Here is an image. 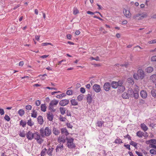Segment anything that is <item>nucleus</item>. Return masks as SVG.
Listing matches in <instances>:
<instances>
[{
	"instance_id": "nucleus-1",
	"label": "nucleus",
	"mask_w": 156,
	"mask_h": 156,
	"mask_svg": "<svg viewBox=\"0 0 156 156\" xmlns=\"http://www.w3.org/2000/svg\"><path fill=\"white\" fill-rule=\"evenodd\" d=\"M58 101L55 99H54L51 101L49 104V109L52 112L56 111V110L54 108V106H56L58 103Z\"/></svg>"
},
{
	"instance_id": "nucleus-2",
	"label": "nucleus",
	"mask_w": 156,
	"mask_h": 156,
	"mask_svg": "<svg viewBox=\"0 0 156 156\" xmlns=\"http://www.w3.org/2000/svg\"><path fill=\"white\" fill-rule=\"evenodd\" d=\"M67 140L66 145L69 149L74 148L76 147L75 144L73 143L74 139L72 138H68L66 137Z\"/></svg>"
},
{
	"instance_id": "nucleus-3",
	"label": "nucleus",
	"mask_w": 156,
	"mask_h": 156,
	"mask_svg": "<svg viewBox=\"0 0 156 156\" xmlns=\"http://www.w3.org/2000/svg\"><path fill=\"white\" fill-rule=\"evenodd\" d=\"M40 131L42 135L44 134L46 136H48L51 134V130L48 127H46L44 130L43 129L41 128L40 130Z\"/></svg>"
},
{
	"instance_id": "nucleus-4",
	"label": "nucleus",
	"mask_w": 156,
	"mask_h": 156,
	"mask_svg": "<svg viewBox=\"0 0 156 156\" xmlns=\"http://www.w3.org/2000/svg\"><path fill=\"white\" fill-rule=\"evenodd\" d=\"M33 139L36 140L37 143L40 144L42 143L43 141L41 137L40 134L38 133H34Z\"/></svg>"
},
{
	"instance_id": "nucleus-5",
	"label": "nucleus",
	"mask_w": 156,
	"mask_h": 156,
	"mask_svg": "<svg viewBox=\"0 0 156 156\" xmlns=\"http://www.w3.org/2000/svg\"><path fill=\"white\" fill-rule=\"evenodd\" d=\"M147 16V15L145 13H138L135 15L133 17L134 19H137L138 20H141L144 18L146 17Z\"/></svg>"
},
{
	"instance_id": "nucleus-6",
	"label": "nucleus",
	"mask_w": 156,
	"mask_h": 156,
	"mask_svg": "<svg viewBox=\"0 0 156 156\" xmlns=\"http://www.w3.org/2000/svg\"><path fill=\"white\" fill-rule=\"evenodd\" d=\"M137 73L140 79H143L145 76L144 71L141 69H139L138 70Z\"/></svg>"
},
{
	"instance_id": "nucleus-7",
	"label": "nucleus",
	"mask_w": 156,
	"mask_h": 156,
	"mask_svg": "<svg viewBox=\"0 0 156 156\" xmlns=\"http://www.w3.org/2000/svg\"><path fill=\"white\" fill-rule=\"evenodd\" d=\"M93 88L94 91L96 93H98L101 90L100 86L97 84H94L93 86Z\"/></svg>"
},
{
	"instance_id": "nucleus-8",
	"label": "nucleus",
	"mask_w": 156,
	"mask_h": 156,
	"mask_svg": "<svg viewBox=\"0 0 156 156\" xmlns=\"http://www.w3.org/2000/svg\"><path fill=\"white\" fill-rule=\"evenodd\" d=\"M27 138L29 140H31L33 139L34 133L30 131H29L26 134Z\"/></svg>"
},
{
	"instance_id": "nucleus-9",
	"label": "nucleus",
	"mask_w": 156,
	"mask_h": 156,
	"mask_svg": "<svg viewBox=\"0 0 156 156\" xmlns=\"http://www.w3.org/2000/svg\"><path fill=\"white\" fill-rule=\"evenodd\" d=\"M111 85L108 82L105 83L103 86V87L104 90L106 91H109L111 88Z\"/></svg>"
},
{
	"instance_id": "nucleus-10",
	"label": "nucleus",
	"mask_w": 156,
	"mask_h": 156,
	"mask_svg": "<svg viewBox=\"0 0 156 156\" xmlns=\"http://www.w3.org/2000/svg\"><path fill=\"white\" fill-rule=\"evenodd\" d=\"M69 102V100L64 99L61 101L59 103V105L61 106H65L67 105Z\"/></svg>"
},
{
	"instance_id": "nucleus-11",
	"label": "nucleus",
	"mask_w": 156,
	"mask_h": 156,
	"mask_svg": "<svg viewBox=\"0 0 156 156\" xmlns=\"http://www.w3.org/2000/svg\"><path fill=\"white\" fill-rule=\"evenodd\" d=\"M140 95L143 98L145 99L147 97V93L145 90H142L140 92Z\"/></svg>"
},
{
	"instance_id": "nucleus-12",
	"label": "nucleus",
	"mask_w": 156,
	"mask_h": 156,
	"mask_svg": "<svg viewBox=\"0 0 156 156\" xmlns=\"http://www.w3.org/2000/svg\"><path fill=\"white\" fill-rule=\"evenodd\" d=\"M92 94H88L87 95V102L89 105H90L92 103Z\"/></svg>"
},
{
	"instance_id": "nucleus-13",
	"label": "nucleus",
	"mask_w": 156,
	"mask_h": 156,
	"mask_svg": "<svg viewBox=\"0 0 156 156\" xmlns=\"http://www.w3.org/2000/svg\"><path fill=\"white\" fill-rule=\"evenodd\" d=\"M66 137L65 138L63 136H60L58 139V141L60 143H64L66 142Z\"/></svg>"
},
{
	"instance_id": "nucleus-14",
	"label": "nucleus",
	"mask_w": 156,
	"mask_h": 156,
	"mask_svg": "<svg viewBox=\"0 0 156 156\" xmlns=\"http://www.w3.org/2000/svg\"><path fill=\"white\" fill-rule=\"evenodd\" d=\"M63 149V146L62 144L60 143V144L57 145L56 149V152H60Z\"/></svg>"
},
{
	"instance_id": "nucleus-15",
	"label": "nucleus",
	"mask_w": 156,
	"mask_h": 156,
	"mask_svg": "<svg viewBox=\"0 0 156 156\" xmlns=\"http://www.w3.org/2000/svg\"><path fill=\"white\" fill-rule=\"evenodd\" d=\"M120 82H117L115 81H112V82L111 85L112 87L114 88H116L120 85Z\"/></svg>"
},
{
	"instance_id": "nucleus-16",
	"label": "nucleus",
	"mask_w": 156,
	"mask_h": 156,
	"mask_svg": "<svg viewBox=\"0 0 156 156\" xmlns=\"http://www.w3.org/2000/svg\"><path fill=\"white\" fill-rule=\"evenodd\" d=\"M61 133L63 134L62 136H64V135H65L67 136L69 134V133H68V131L65 128H63L61 129Z\"/></svg>"
},
{
	"instance_id": "nucleus-17",
	"label": "nucleus",
	"mask_w": 156,
	"mask_h": 156,
	"mask_svg": "<svg viewBox=\"0 0 156 156\" xmlns=\"http://www.w3.org/2000/svg\"><path fill=\"white\" fill-rule=\"evenodd\" d=\"M123 12L124 15L128 18H129L131 16V14L130 12L128 10H127L126 9L123 10Z\"/></svg>"
},
{
	"instance_id": "nucleus-18",
	"label": "nucleus",
	"mask_w": 156,
	"mask_h": 156,
	"mask_svg": "<svg viewBox=\"0 0 156 156\" xmlns=\"http://www.w3.org/2000/svg\"><path fill=\"white\" fill-rule=\"evenodd\" d=\"M52 132L53 134L56 136L58 135L60 133V131L55 127L53 128Z\"/></svg>"
},
{
	"instance_id": "nucleus-19",
	"label": "nucleus",
	"mask_w": 156,
	"mask_h": 156,
	"mask_svg": "<svg viewBox=\"0 0 156 156\" xmlns=\"http://www.w3.org/2000/svg\"><path fill=\"white\" fill-rule=\"evenodd\" d=\"M38 122L39 124L42 125L44 122V120L42 117L41 115H39L37 118Z\"/></svg>"
},
{
	"instance_id": "nucleus-20",
	"label": "nucleus",
	"mask_w": 156,
	"mask_h": 156,
	"mask_svg": "<svg viewBox=\"0 0 156 156\" xmlns=\"http://www.w3.org/2000/svg\"><path fill=\"white\" fill-rule=\"evenodd\" d=\"M122 84L121 83H120V85L118 86V90L120 92H122L125 90V87L123 86L122 85Z\"/></svg>"
},
{
	"instance_id": "nucleus-21",
	"label": "nucleus",
	"mask_w": 156,
	"mask_h": 156,
	"mask_svg": "<svg viewBox=\"0 0 156 156\" xmlns=\"http://www.w3.org/2000/svg\"><path fill=\"white\" fill-rule=\"evenodd\" d=\"M53 117L54 116L52 113L49 112L47 114V118L49 121H52Z\"/></svg>"
},
{
	"instance_id": "nucleus-22",
	"label": "nucleus",
	"mask_w": 156,
	"mask_h": 156,
	"mask_svg": "<svg viewBox=\"0 0 156 156\" xmlns=\"http://www.w3.org/2000/svg\"><path fill=\"white\" fill-rule=\"evenodd\" d=\"M140 127L144 131H145L148 129L147 127L144 123H142L140 125Z\"/></svg>"
},
{
	"instance_id": "nucleus-23",
	"label": "nucleus",
	"mask_w": 156,
	"mask_h": 156,
	"mask_svg": "<svg viewBox=\"0 0 156 156\" xmlns=\"http://www.w3.org/2000/svg\"><path fill=\"white\" fill-rule=\"evenodd\" d=\"M37 112L35 110L33 109L31 113V116L34 118L37 117Z\"/></svg>"
},
{
	"instance_id": "nucleus-24",
	"label": "nucleus",
	"mask_w": 156,
	"mask_h": 156,
	"mask_svg": "<svg viewBox=\"0 0 156 156\" xmlns=\"http://www.w3.org/2000/svg\"><path fill=\"white\" fill-rule=\"evenodd\" d=\"M127 81L129 83V85H133L134 83L133 79L132 78H129L127 79Z\"/></svg>"
},
{
	"instance_id": "nucleus-25",
	"label": "nucleus",
	"mask_w": 156,
	"mask_h": 156,
	"mask_svg": "<svg viewBox=\"0 0 156 156\" xmlns=\"http://www.w3.org/2000/svg\"><path fill=\"white\" fill-rule=\"evenodd\" d=\"M41 110L43 112H45L46 110L47 107L45 104H41Z\"/></svg>"
},
{
	"instance_id": "nucleus-26",
	"label": "nucleus",
	"mask_w": 156,
	"mask_h": 156,
	"mask_svg": "<svg viewBox=\"0 0 156 156\" xmlns=\"http://www.w3.org/2000/svg\"><path fill=\"white\" fill-rule=\"evenodd\" d=\"M150 80L153 83L156 82V75L154 74L151 76Z\"/></svg>"
},
{
	"instance_id": "nucleus-27",
	"label": "nucleus",
	"mask_w": 156,
	"mask_h": 156,
	"mask_svg": "<svg viewBox=\"0 0 156 156\" xmlns=\"http://www.w3.org/2000/svg\"><path fill=\"white\" fill-rule=\"evenodd\" d=\"M129 95L128 93L124 92L123 93L122 97L125 99H128L129 98Z\"/></svg>"
},
{
	"instance_id": "nucleus-28",
	"label": "nucleus",
	"mask_w": 156,
	"mask_h": 156,
	"mask_svg": "<svg viewBox=\"0 0 156 156\" xmlns=\"http://www.w3.org/2000/svg\"><path fill=\"white\" fill-rule=\"evenodd\" d=\"M153 68L151 66L148 67L146 69V71L149 73H151L153 71Z\"/></svg>"
},
{
	"instance_id": "nucleus-29",
	"label": "nucleus",
	"mask_w": 156,
	"mask_h": 156,
	"mask_svg": "<svg viewBox=\"0 0 156 156\" xmlns=\"http://www.w3.org/2000/svg\"><path fill=\"white\" fill-rule=\"evenodd\" d=\"M70 102L72 105H78L77 102L74 99H72L70 101Z\"/></svg>"
},
{
	"instance_id": "nucleus-30",
	"label": "nucleus",
	"mask_w": 156,
	"mask_h": 156,
	"mask_svg": "<svg viewBox=\"0 0 156 156\" xmlns=\"http://www.w3.org/2000/svg\"><path fill=\"white\" fill-rule=\"evenodd\" d=\"M128 92L129 96H133V94L134 93V91L132 88H129L128 89Z\"/></svg>"
},
{
	"instance_id": "nucleus-31",
	"label": "nucleus",
	"mask_w": 156,
	"mask_h": 156,
	"mask_svg": "<svg viewBox=\"0 0 156 156\" xmlns=\"http://www.w3.org/2000/svg\"><path fill=\"white\" fill-rule=\"evenodd\" d=\"M136 135L140 137H142L144 135V133L141 131H139L137 132Z\"/></svg>"
},
{
	"instance_id": "nucleus-32",
	"label": "nucleus",
	"mask_w": 156,
	"mask_h": 156,
	"mask_svg": "<svg viewBox=\"0 0 156 156\" xmlns=\"http://www.w3.org/2000/svg\"><path fill=\"white\" fill-rule=\"evenodd\" d=\"M54 148L51 147V148H49L48 149V150L47 151V153L48 155L50 156L52 155V152L53 151Z\"/></svg>"
},
{
	"instance_id": "nucleus-33",
	"label": "nucleus",
	"mask_w": 156,
	"mask_h": 156,
	"mask_svg": "<svg viewBox=\"0 0 156 156\" xmlns=\"http://www.w3.org/2000/svg\"><path fill=\"white\" fill-rule=\"evenodd\" d=\"M25 112L23 109H20L18 111V113L19 115L21 116H23Z\"/></svg>"
},
{
	"instance_id": "nucleus-34",
	"label": "nucleus",
	"mask_w": 156,
	"mask_h": 156,
	"mask_svg": "<svg viewBox=\"0 0 156 156\" xmlns=\"http://www.w3.org/2000/svg\"><path fill=\"white\" fill-rule=\"evenodd\" d=\"M59 110L60 113L62 115L64 114L66 111L65 108L63 107H60L59 108Z\"/></svg>"
},
{
	"instance_id": "nucleus-35",
	"label": "nucleus",
	"mask_w": 156,
	"mask_h": 156,
	"mask_svg": "<svg viewBox=\"0 0 156 156\" xmlns=\"http://www.w3.org/2000/svg\"><path fill=\"white\" fill-rule=\"evenodd\" d=\"M133 90L134 92H139V87L137 85H135L134 86Z\"/></svg>"
},
{
	"instance_id": "nucleus-36",
	"label": "nucleus",
	"mask_w": 156,
	"mask_h": 156,
	"mask_svg": "<svg viewBox=\"0 0 156 156\" xmlns=\"http://www.w3.org/2000/svg\"><path fill=\"white\" fill-rule=\"evenodd\" d=\"M84 98V95L82 94H80L77 97V99L78 101H81Z\"/></svg>"
},
{
	"instance_id": "nucleus-37",
	"label": "nucleus",
	"mask_w": 156,
	"mask_h": 156,
	"mask_svg": "<svg viewBox=\"0 0 156 156\" xmlns=\"http://www.w3.org/2000/svg\"><path fill=\"white\" fill-rule=\"evenodd\" d=\"M115 143L116 144H120L122 143V140L119 138H117L115 140Z\"/></svg>"
},
{
	"instance_id": "nucleus-38",
	"label": "nucleus",
	"mask_w": 156,
	"mask_h": 156,
	"mask_svg": "<svg viewBox=\"0 0 156 156\" xmlns=\"http://www.w3.org/2000/svg\"><path fill=\"white\" fill-rule=\"evenodd\" d=\"M151 94L153 97H155L156 96V90L155 89L152 90L151 91Z\"/></svg>"
},
{
	"instance_id": "nucleus-39",
	"label": "nucleus",
	"mask_w": 156,
	"mask_h": 156,
	"mask_svg": "<svg viewBox=\"0 0 156 156\" xmlns=\"http://www.w3.org/2000/svg\"><path fill=\"white\" fill-rule=\"evenodd\" d=\"M133 95L135 99H137L139 97V92H134Z\"/></svg>"
},
{
	"instance_id": "nucleus-40",
	"label": "nucleus",
	"mask_w": 156,
	"mask_h": 156,
	"mask_svg": "<svg viewBox=\"0 0 156 156\" xmlns=\"http://www.w3.org/2000/svg\"><path fill=\"white\" fill-rule=\"evenodd\" d=\"M27 123L26 122L23 121V120H21L20 122V124L23 127H25Z\"/></svg>"
},
{
	"instance_id": "nucleus-41",
	"label": "nucleus",
	"mask_w": 156,
	"mask_h": 156,
	"mask_svg": "<svg viewBox=\"0 0 156 156\" xmlns=\"http://www.w3.org/2000/svg\"><path fill=\"white\" fill-rule=\"evenodd\" d=\"M27 124L28 126H32L34 124V123L32 122L31 120L30 119L28 120Z\"/></svg>"
},
{
	"instance_id": "nucleus-42",
	"label": "nucleus",
	"mask_w": 156,
	"mask_h": 156,
	"mask_svg": "<svg viewBox=\"0 0 156 156\" xmlns=\"http://www.w3.org/2000/svg\"><path fill=\"white\" fill-rule=\"evenodd\" d=\"M26 134L24 131L22 132H20L19 135L20 136L22 137H24L26 136Z\"/></svg>"
},
{
	"instance_id": "nucleus-43",
	"label": "nucleus",
	"mask_w": 156,
	"mask_h": 156,
	"mask_svg": "<svg viewBox=\"0 0 156 156\" xmlns=\"http://www.w3.org/2000/svg\"><path fill=\"white\" fill-rule=\"evenodd\" d=\"M66 95V94H64L63 93L62 94H60L59 95H57L56 96V97L57 98H59V99H61L63 97H64Z\"/></svg>"
},
{
	"instance_id": "nucleus-44",
	"label": "nucleus",
	"mask_w": 156,
	"mask_h": 156,
	"mask_svg": "<svg viewBox=\"0 0 156 156\" xmlns=\"http://www.w3.org/2000/svg\"><path fill=\"white\" fill-rule=\"evenodd\" d=\"M129 144L131 145L134 146L136 148L137 145V143L134 141H131Z\"/></svg>"
},
{
	"instance_id": "nucleus-45",
	"label": "nucleus",
	"mask_w": 156,
	"mask_h": 156,
	"mask_svg": "<svg viewBox=\"0 0 156 156\" xmlns=\"http://www.w3.org/2000/svg\"><path fill=\"white\" fill-rule=\"evenodd\" d=\"M150 152L151 154L153 155L156 154V150L154 149H151L150 151Z\"/></svg>"
},
{
	"instance_id": "nucleus-46",
	"label": "nucleus",
	"mask_w": 156,
	"mask_h": 156,
	"mask_svg": "<svg viewBox=\"0 0 156 156\" xmlns=\"http://www.w3.org/2000/svg\"><path fill=\"white\" fill-rule=\"evenodd\" d=\"M133 77L135 79H136V80H139V79H140V77L139 76V75H138V74L137 73V74L136 73L134 74L133 75Z\"/></svg>"
},
{
	"instance_id": "nucleus-47",
	"label": "nucleus",
	"mask_w": 156,
	"mask_h": 156,
	"mask_svg": "<svg viewBox=\"0 0 156 156\" xmlns=\"http://www.w3.org/2000/svg\"><path fill=\"white\" fill-rule=\"evenodd\" d=\"M79 13V10L76 8H74L73 10V14L75 15Z\"/></svg>"
},
{
	"instance_id": "nucleus-48",
	"label": "nucleus",
	"mask_w": 156,
	"mask_h": 156,
	"mask_svg": "<svg viewBox=\"0 0 156 156\" xmlns=\"http://www.w3.org/2000/svg\"><path fill=\"white\" fill-rule=\"evenodd\" d=\"M104 122L101 121H99L97 122V126L99 127H101L103 124Z\"/></svg>"
},
{
	"instance_id": "nucleus-49",
	"label": "nucleus",
	"mask_w": 156,
	"mask_h": 156,
	"mask_svg": "<svg viewBox=\"0 0 156 156\" xmlns=\"http://www.w3.org/2000/svg\"><path fill=\"white\" fill-rule=\"evenodd\" d=\"M4 119L6 121L9 122L10 120V118L7 115H5L4 117Z\"/></svg>"
},
{
	"instance_id": "nucleus-50",
	"label": "nucleus",
	"mask_w": 156,
	"mask_h": 156,
	"mask_svg": "<svg viewBox=\"0 0 156 156\" xmlns=\"http://www.w3.org/2000/svg\"><path fill=\"white\" fill-rule=\"evenodd\" d=\"M48 45H50L53 46V45L51 44V43H42L41 44V45L42 46H47Z\"/></svg>"
},
{
	"instance_id": "nucleus-51",
	"label": "nucleus",
	"mask_w": 156,
	"mask_h": 156,
	"mask_svg": "<svg viewBox=\"0 0 156 156\" xmlns=\"http://www.w3.org/2000/svg\"><path fill=\"white\" fill-rule=\"evenodd\" d=\"M90 59L91 60H94L97 61H98L99 60V58L98 56H97L96 58H94L92 57H90Z\"/></svg>"
},
{
	"instance_id": "nucleus-52",
	"label": "nucleus",
	"mask_w": 156,
	"mask_h": 156,
	"mask_svg": "<svg viewBox=\"0 0 156 156\" xmlns=\"http://www.w3.org/2000/svg\"><path fill=\"white\" fill-rule=\"evenodd\" d=\"M47 149H45L44 150H42L41 152V156H44L45 154V152L47 151Z\"/></svg>"
},
{
	"instance_id": "nucleus-53",
	"label": "nucleus",
	"mask_w": 156,
	"mask_h": 156,
	"mask_svg": "<svg viewBox=\"0 0 156 156\" xmlns=\"http://www.w3.org/2000/svg\"><path fill=\"white\" fill-rule=\"evenodd\" d=\"M25 108L27 110H30L31 109L32 107L30 105H28L26 106Z\"/></svg>"
},
{
	"instance_id": "nucleus-54",
	"label": "nucleus",
	"mask_w": 156,
	"mask_h": 156,
	"mask_svg": "<svg viewBox=\"0 0 156 156\" xmlns=\"http://www.w3.org/2000/svg\"><path fill=\"white\" fill-rule=\"evenodd\" d=\"M151 60L152 62H156V55H155L151 57Z\"/></svg>"
},
{
	"instance_id": "nucleus-55",
	"label": "nucleus",
	"mask_w": 156,
	"mask_h": 156,
	"mask_svg": "<svg viewBox=\"0 0 156 156\" xmlns=\"http://www.w3.org/2000/svg\"><path fill=\"white\" fill-rule=\"evenodd\" d=\"M72 94L73 91L71 90H69L66 91V94L68 95H72Z\"/></svg>"
},
{
	"instance_id": "nucleus-56",
	"label": "nucleus",
	"mask_w": 156,
	"mask_h": 156,
	"mask_svg": "<svg viewBox=\"0 0 156 156\" xmlns=\"http://www.w3.org/2000/svg\"><path fill=\"white\" fill-rule=\"evenodd\" d=\"M149 147L151 148H152L156 150V146L154 144H151L149 145Z\"/></svg>"
},
{
	"instance_id": "nucleus-57",
	"label": "nucleus",
	"mask_w": 156,
	"mask_h": 156,
	"mask_svg": "<svg viewBox=\"0 0 156 156\" xmlns=\"http://www.w3.org/2000/svg\"><path fill=\"white\" fill-rule=\"evenodd\" d=\"M59 119L61 121L65 122L66 121V119L64 117L60 116V117Z\"/></svg>"
},
{
	"instance_id": "nucleus-58",
	"label": "nucleus",
	"mask_w": 156,
	"mask_h": 156,
	"mask_svg": "<svg viewBox=\"0 0 156 156\" xmlns=\"http://www.w3.org/2000/svg\"><path fill=\"white\" fill-rule=\"evenodd\" d=\"M151 144H153L156 145V140L154 139H151Z\"/></svg>"
},
{
	"instance_id": "nucleus-59",
	"label": "nucleus",
	"mask_w": 156,
	"mask_h": 156,
	"mask_svg": "<svg viewBox=\"0 0 156 156\" xmlns=\"http://www.w3.org/2000/svg\"><path fill=\"white\" fill-rule=\"evenodd\" d=\"M125 138H128L129 140H131V137L129 135L127 134L124 136Z\"/></svg>"
},
{
	"instance_id": "nucleus-60",
	"label": "nucleus",
	"mask_w": 156,
	"mask_h": 156,
	"mask_svg": "<svg viewBox=\"0 0 156 156\" xmlns=\"http://www.w3.org/2000/svg\"><path fill=\"white\" fill-rule=\"evenodd\" d=\"M41 102L39 100H37L35 102V104L37 106H39Z\"/></svg>"
},
{
	"instance_id": "nucleus-61",
	"label": "nucleus",
	"mask_w": 156,
	"mask_h": 156,
	"mask_svg": "<svg viewBox=\"0 0 156 156\" xmlns=\"http://www.w3.org/2000/svg\"><path fill=\"white\" fill-rule=\"evenodd\" d=\"M80 91L81 93L83 94L85 92V90L84 88L81 87Z\"/></svg>"
},
{
	"instance_id": "nucleus-62",
	"label": "nucleus",
	"mask_w": 156,
	"mask_h": 156,
	"mask_svg": "<svg viewBox=\"0 0 156 156\" xmlns=\"http://www.w3.org/2000/svg\"><path fill=\"white\" fill-rule=\"evenodd\" d=\"M4 114V110L2 108H0V114L1 115H3Z\"/></svg>"
},
{
	"instance_id": "nucleus-63",
	"label": "nucleus",
	"mask_w": 156,
	"mask_h": 156,
	"mask_svg": "<svg viewBox=\"0 0 156 156\" xmlns=\"http://www.w3.org/2000/svg\"><path fill=\"white\" fill-rule=\"evenodd\" d=\"M136 153L138 155V156H143L142 153L140 152L136 151Z\"/></svg>"
},
{
	"instance_id": "nucleus-64",
	"label": "nucleus",
	"mask_w": 156,
	"mask_h": 156,
	"mask_svg": "<svg viewBox=\"0 0 156 156\" xmlns=\"http://www.w3.org/2000/svg\"><path fill=\"white\" fill-rule=\"evenodd\" d=\"M128 65V64L127 63H125L124 64H122L120 65L121 66H125L126 67H127Z\"/></svg>"
}]
</instances>
